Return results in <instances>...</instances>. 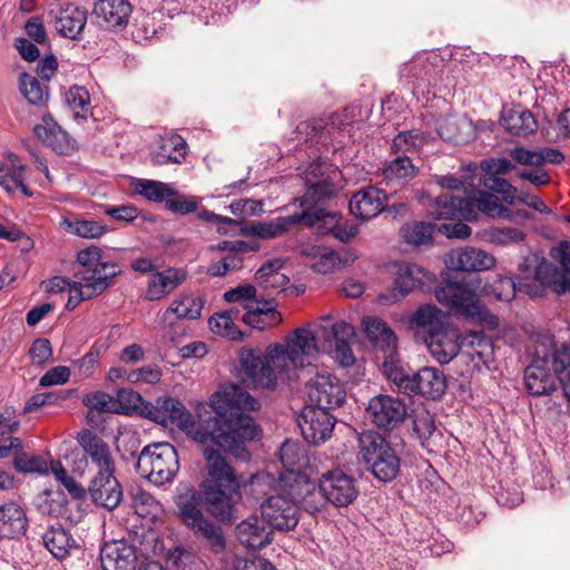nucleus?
<instances>
[{"label": "nucleus", "instance_id": "obj_1", "mask_svg": "<svg viewBox=\"0 0 570 570\" xmlns=\"http://www.w3.org/2000/svg\"><path fill=\"white\" fill-rule=\"evenodd\" d=\"M208 413L205 404L197 407L198 421L185 405L173 397H159L148 411V417L164 426L175 425L202 444H213L248 461L245 443L254 440L258 429L254 420L242 411H256L259 402L247 391L232 384L213 394Z\"/></svg>", "mask_w": 570, "mask_h": 570}, {"label": "nucleus", "instance_id": "obj_2", "mask_svg": "<svg viewBox=\"0 0 570 570\" xmlns=\"http://www.w3.org/2000/svg\"><path fill=\"white\" fill-rule=\"evenodd\" d=\"M320 352L316 335L308 327L294 330L285 344H276L264 355L261 351L243 350L239 363L243 382L255 389H274L277 377L291 370L312 365Z\"/></svg>", "mask_w": 570, "mask_h": 570}, {"label": "nucleus", "instance_id": "obj_3", "mask_svg": "<svg viewBox=\"0 0 570 570\" xmlns=\"http://www.w3.org/2000/svg\"><path fill=\"white\" fill-rule=\"evenodd\" d=\"M77 262L80 266L75 274L78 281L70 282L66 277L55 276L46 283L48 293L69 291L67 309H73L80 302L102 294L121 273L118 264L104 261L102 250L94 245L81 249L77 255Z\"/></svg>", "mask_w": 570, "mask_h": 570}, {"label": "nucleus", "instance_id": "obj_4", "mask_svg": "<svg viewBox=\"0 0 570 570\" xmlns=\"http://www.w3.org/2000/svg\"><path fill=\"white\" fill-rule=\"evenodd\" d=\"M204 456L208 471L202 489L207 510L220 522L232 523L237 519L240 482L218 450L208 446L204 450Z\"/></svg>", "mask_w": 570, "mask_h": 570}, {"label": "nucleus", "instance_id": "obj_5", "mask_svg": "<svg viewBox=\"0 0 570 570\" xmlns=\"http://www.w3.org/2000/svg\"><path fill=\"white\" fill-rule=\"evenodd\" d=\"M541 338L537 334V396H550L552 406L570 402V342L551 354L540 355ZM546 347V344L542 343Z\"/></svg>", "mask_w": 570, "mask_h": 570}, {"label": "nucleus", "instance_id": "obj_6", "mask_svg": "<svg viewBox=\"0 0 570 570\" xmlns=\"http://www.w3.org/2000/svg\"><path fill=\"white\" fill-rule=\"evenodd\" d=\"M478 212L491 218L510 216V210L502 206L499 199L484 191L472 193L466 198L448 191L438 196L428 208L429 216L436 220H474L478 218Z\"/></svg>", "mask_w": 570, "mask_h": 570}, {"label": "nucleus", "instance_id": "obj_7", "mask_svg": "<svg viewBox=\"0 0 570 570\" xmlns=\"http://www.w3.org/2000/svg\"><path fill=\"white\" fill-rule=\"evenodd\" d=\"M476 289L479 286L473 283L444 282L435 288V298L453 315L494 330L499 326V318L481 302L475 293Z\"/></svg>", "mask_w": 570, "mask_h": 570}, {"label": "nucleus", "instance_id": "obj_8", "mask_svg": "<svg viewBox=\"0 0 570 570\" xmlns=\"http://www.w3.org/2000/svg\"><path fill=\"white\" fill-rule=\"evenodd\" d=\"M360 458L380 481L390 482L400 473L401 460L391 443L379 432L364 431L358 436Z\"/></svg>", "mask_w": 570, "mask_h": 570}, {"label": "nucleus", "instance_id": "obj_9", "mask_svg": "<svg viewBox=\"0 0 570 570\" xmlns=\"http://www.w3.org/2000/svg\"><path fill=\"white\" fill-rule=\"evenodd\" d=\"M304 223L309 227L335 230V236L341 240H348L355 235L354 230L343 234L337 228V216L335 213H328L323 208H307L299 214L276 217L271 222L258 223L252 227L253 234L263 239H273L285 234L291 226Z\"/></svg>", "mask_w": 570, "mask_h": 570}, {"label": "nucleus", "instance_id": "obj_10", "mask_svg": "<svg viewBox=\"0 0 570 570\" xmlns=\"http://www.w3.org/2000/svg\"><path fill=\"white\" fill-rule=\"evenodd\" d=\"M137 472L156 485L171 482L179 470L176 449L168 442L146 445L138 455Z\"/></svg>", "mask_w": 570, "mask_h": 570}, {"label": "nucleus", "instance_id": "obj_11", "mask_svg": "<svg viewBox=\"0 0 570 570\" xmlns=\"http://www.w3.org/2000/svg\"><path fill=\"white\" fill-rule=\"evenodd\" d=\"M307 187L301 205L308 200L322 202L331 198L337 190V181L341 173L336 167L323 160L313 161L304 173Z\"/></svg>", "mask_w": 570, "mask_h": 570}, {"label": "nucleus", "instance_id": "obj_12", "mask_svg": "<svg viewBox=\"0 0 570 570\" xmlns=\"http://www.w3.org/2000/svg\"><path fill=\"white\" fill-rule=\"evenodd\" d=\"M309 405L321 410H334L345 401V391L340 380L328 372L316 373L305 386Z\"/></svg>", "mask_w": 570, "mask_h": 570}, {"label": "nucleus", "instance_id": "obj_13", "mask_svg": "<svg viewBox=\"0 0 570 570\" xmlns=\"http://www.w3.org/2000/svg\"><path fill=\"white\" fill-rule=\"evenodd\" d=\"M320 489L328 503L336 508L352 504L358 495L356 479L342 469H332L320 476Z\"/></svg>", "mask_w": 570, "mask_h": 570}, {"label": "nucleus", "instance_id": "obj_14", "mask_svg": "<svg viewBox=\"0 0 570 570\" xmlns=\"http://www.w3.org/2000/svg\"><path fill=\"white\" fill-rule=\"evenodd\" d=\"M366 413L379 429L392 431L399 428L407 415L406 404L399 397L379 394L370 399Z\"/></svg>", "mask_w": 570, "mask_h": 570}, {"label": "nucleus", "instance_id": "obj_15", "mask_svg": "<svg viewBox=\"0 0 570 570\" xmlns=\"http://www.w3.org/2000/svg\"><path fill=\"white\" fill-rule=\"evenodd\" d=\"M261 512L266 523L278 531H292L299 521V508L284 494L269 495L261 503Z\"/></svg>", "mask_w": 570, "mask_h": 570}, {"label": "nucleus", "instance_id": "obj_16", "mask_svg": "<svg viewBox=\"0 0 570 570\" xmlns=\"http://www.w3.org/2000/svg\"><path fill=\"white\" fill-rule=\"evenodd\" d=\"M480 166L484 171L483 177L480 178V184L491 191L490 194L497 199L494 193L501 195L502 200L513 204L518 198L515 196L517 189L507 179L500 177V175L507 174L513 168L511 161L507 158H490L482 160Z\"/></svg>", "mask_w": 570, "mask_h": 570}, {"label": "nucleus", "instance_id": "obj_17", "mask_svg": "<svg viewBox=\"0 0 570 570\" xmlns=\"http://www.w3.org/2000/svg\"><path fill=\"white\" fill-rule=\"evenodd\" d=\"M302 436L305 441L320 444L332 434L335 420L330 411L317 407H305L297 420Z\"/></svg>", "mask_w": 570, "mask_h": 570}, {"label": "nucleus", "instance_id": "obj_18", "mask_svg": "<svg viewBox=\"0 0 570 570\" xmlns=\"http://www.w3.org/2000/svg\"><path fill=\"white\" fill-rule=\"evenodd\" d=\"M435 281V275L420 265L402 262L397 264L394 288V291H397V294H393V297L397 301L412 291H429Z\"/></svg>", "mask_w": 570, "mask_h": 570}, {"label": "nucleus", "instance_id": "obj_19", "mask_svg": "<svg viewBox=\"0 0 570 570\" xmlns=\"http://www.w3.org/2000/svg\"><path fill=\"white\" fill-rule=\"evenodd\" d=\"M77 440L89 458L95 474L115 472V460L107 442L90 430H82Z\"/></svg>", "mask_w": 570, "mask_h": 570}, {"label": "nucleus", "instance_id": "obj_20", "mask_svg": "<svg viewBox=\"0 0 570 570\" xmlns=\"http://www.w3.org/2000/svg\"><path fill=\"white\" fill-rule=\"evenodd\" d=\"M445 265L453 271L481 272L492 268L495 265V258L485 250L463 247L452 249L445 257Z\"/></svg>", "mask_w": 570, "mask_h": 570}, {"label": "nucleus", "instance_id": "obj_21", "mask_svg": "<svg viewBox=\"0 0 570 570\" xmlns=\"http://www.w3.org/2000/svg\"><path fill=\"white\" fill-rule=\"evenodd\" d=\"M188 273L184 268L167 267L150 274L145 291V298L150 302L160 301L174 293L186 282Z\"/></svg>", "mask_w": 570, "mask_h": 570}, {"label": "nucleus", "instance_id": "obj_22", "mask_svg": "<svg viewBox=\"0 0 570 570\" xmlns=\"http://www.w3.org/2000/svg\"><path fill=\"white\" fill-rule=\"evenodd\" d=\"M446 386V379L442 371L425 366L412 374L407 395H422L426 399L439 400L445 393Z\"/></svg>", "mask_w": 570, "mask_h": 570}, {"label": "nucleus", "instance_id": "obj_23", "mask_svg": "<svg viewBox=\"0 0 570 570\" xmlns=\"http://www.w3.org/2000/svg\"><path fill=\"white\" fill-rule=\"evenodd\" d=\"M387 194L385 190L368 186L356 191L350 200L351 213L361 219L376 217L385 209Z\"/></svg>", "mask_w": 570, "mask_h": 570}, {"label": "nucleus", "instance_id": "obj_24", "mask_svg": "<svg viewBox=\"0 0 570 570\" xmlns=\"http://www.w3.org/2000/svg\"><path fill=\"white\" fill-rule=\"evenodd\" d=\"M560 99L552 79L542 80L537 77V130L543 125H552L557 121Z\"/></svg>", "mask_w": 570, "mask_h": 570}, {"label": "nucleus", "instance_id": "obj_25", "mask_svg": "<svg viewBox=\"0 0 570 570\" xmlns=\"http://www.w3.org/2000/svg\"><path fill=\"white\" fill-rule=\"evenodd\" d=\"M100 562L102 570H135L136 548L124 540L106 542L100 551Z\"/></svg>", "mask_w": 570, "mask_h": 570}, {"label": "nucleus", "instance_id": "obj_26", "mask_svg": "<svg viewBox=\"0 0 570 570\" xmlns=\"http://www.w3.org/2000/svg\"><path fill=\"white\" fill-rule=\"evenodd\" d=\"M88 491L95 503L108 510L118 507L122 498V488L115 472L94 474Z\"/></svg>", "mask_w": 570, "mask_h": 570}, {"label": "nucleus", "instance_id": "obj_27", "mask_svg": "<svg viewBox=\"0 0 570 570\" xmlns=\"http://www.w3.org/2000/svg\"><path fill=\"white\" fill-rule=\"evenodd\" d=\"M237 540L248 549H262L273 540V531L266 525L264 518L250 515L237 524Z\"/></svg>", "mask_w": 570, "mask_h": 570}, {"label": "nucleus", "instance_id": "obj_28", "mask_svg": "<svg viewBox=\"0 0 570 570\" xmlns=\"http://www.w3.org/2000/svg\"><path fill=\"white\" fill-rule=\"evenodd\" d=\"M88 19V11L68 2L61 7L55 17V28L59 35L69 39H80Z\"/></svg>", "mask_w": 570, "mask_h": 570}, {"label": "nucleus", "instance_id": "obj_29", "mask_svg": "<svg viewBox=\"0 0 570 570\" xmlns=\"http://www.w3.org/2000/svg\"><path fill=\"white\" fill-rule=\"evenodd\" d=\"M276 306L274 298H262L254 306L246 305L242 321L252 328L265 331L277 325L282 320Z\"/></svg>", "mask_w": 570, "mask_h": 570}, {"label": "nucleus", "instance_id": "obj_30", "mask_svg": "<svg viewBox=\"0 0 570 570\" xmlns=\"http://www.w3.org/2000/svg\"><path fill=\"white\" fill-rule=\"evenodd\" d=\"M131 6L127 0H98L94 14L99 26L116 28L128 22Z\"/></svg>", "mask_w": 570, "mask_h": 570}, {"label": "nucleus", "instance_id": "obj_31", "mask_svg": "<svg viewBox=\"0 0 570 570\" xmlns=\"http://www.w3.org/2000/svg\"><path fill=\"white\" fill-rule=\"evenodd\" d=\"M187 155V144L179 135H170L160 139L158 148L150 154L153 165L180 164Z\"/></svg>", "mask_w": 570, "mask_h": 570}, {"label": "nucleus", "instance_id": "obj_32", "mask_svg": "<svg viewBox=\"0 0 570 570\" xmlns=\"http://www.w3.org/2000/svg\"><path fill=\"white\" fill-rule=\"evenodd\" d=\"M28 520L24 511L17 503L0 507V538L14 539L26 532Z\"/></svg>", "mask_w": 570, "mask_h": 570}, {"label": "nucleus", "instance_id": "obj_33", "mask_svg": "<svg viewBox=\"0 0 570 570\" xmlns=\"http://www.w3.org/2000/svg\"><path fill=\"white\" fill-rule=\"evenodd\" d=\"M203 301L200 297L184 295L174 299L163 313L161 322L174 325L175 320H196L200 316Z\"/></svg>", "mask_w": 570, "mask_h": 570}, {"label": "nucleus", "instance_id": "obj_34", "mask_svg": "<svg viewBox=\"0 0 570 570\" xmlns=\"http://www.w3.org/2000/svg\"><path fill=\"white\" fill-rule=\"evenodd\" d=\"M364 331L374 346L384 354L396 350V336L385 322L367 316L363 320Z\"/></svg>", "mask_w": 570, "mask_h": 570}, {"label": "nucleus", "instance_id": "obj_35", "mask_svg": "<svg viewBox=\"0 0 570 570\" xmlns=\"http://www.w3.org/2000/svg\"><path fill=\"white\" fill-rule=\"evenodd\" d=\"M283 262L273 259L264 263L255 273L257 288L271 292H282L289 283V278L281 273Z\"/></svg>", "mask_w": 570, "mask_h": 570}, {"label": "nucleus", "instance_id": "obj_36", "mask_svg": "<svg viewBox=\"0 0 570 570\" xmlns=\"http://www.w3.org/2000/svg\"><path fill=\"white\" fill-rule=\"evenodd\" d=\"M438 134L443 140L464 144L473 135L472 122L464 117L448 116L439 122Z\"/></svg>", "mask_w": 570, "mask_h": 570}, {"label": "nucleus", "instance_id": "obj_37", "mask_svg": "<svg viewBox=\"0 0 570 570\" xmlns=\"http://www.w3.org/2000/svg\"><path fill=\"white\" fill-rule=\"evenodd\" d=\"M531 264L530 259L525 258L524 262L520 265V275L517 281L511 278H499L494 284V291L500 289V292L494 293L497 299L503 301L510 298V293L523 292L530 296L533 295V287L528 281L531 279Z\"/></svg>", "mask_w": 570, "mask_h": 570}, {"label": "nucleus", "instance_id": "obj_38", "mask_svg": "<svg viewBox=\"0 0 570 570\" xmlns=\"http://www.w3.org/2000/svg\"><path fill=\"white\" fill-rule=\"evenodd\" d=\"M42 543L57 559L66 558L76 548V540L61 525H51L42 534Z\"/></svg>", "mask_w": 570, "mask_h": 570}, {"label": "nucleus", "instance_id": "obj_39", "mask_svg": "<svg viewBox=\"0 0 570 570\" xmlns=\"http://www.w3.org/2000/svg\"><path fill=\"white\" fill-rule=\"evenodd\" d=\"M312 481L306 474L297 471H285L278 476L279 494H284L288 501H293L297 507L304 494L312 489Z\"/></svg>", "mask_w": 570, "mask_h": 570}, {"label": "nucleus", "instance_id": "obj_40", "mask_svg": "<svg viewBox=\"0 0 570 570\" xmlns=\"http://www.w3.org/2000/svg\"><path fill=\"white\" fill-rule=\"evenodd\" d=\"M33 131L39 139L58 154H65L68 150L69 139L67 132L50 116H45L42 124L36 125Z\"/></svg>", "mask_w": 570, "mask_h": 570}, {"label": "nucleus", "instance_id": "obj_41", "mask_svg": "<svg viewBox=\"0 0 570 570\" xmlns=\"http://www.w3.org/2000/svg\"><path fill=\"white\" fill-rule=\"evenodd\" d=\"M424 342L431 355L440 364L450 363L459 352V345L444 330L431 336H424Z\"/></svg>", "mask_w": 570, "mask_h": 570}, {"label": "nucleus", "instance_id": "obj_42", "mask_svg": "<svg viewBox=\"0 0 570 570\" xmlns=\"http://www.w3.org/2000/svg\"><path fill=\"white\" fill-rule=\"evenodd\" d=\"M383 373L386 379L395 384L399 392L407 395L412 382V374H410L403 366L396 350L384 354L382 363Z\"/></svg>", "mask_w": 570, "mask_h": 570}, {"label": "nucleus", "instance_id": "obj_43", "mask_svg": "<svg viewBox=\"0 0 570 570\" xmlns=\"http://www.w3.org/2000/svg\"><path fill=\"white\" fill-rule=\"evenodd\" d=\"M412 328L417 333L422 332L424 336H431L443 330L440 320V311L433 305H422L416 309L410 320Z\"/></svg>", "mask_w": 570, "mask_h": 570}, {"label": "nucleus", "instance_id": "obj_44", "mask_svg": "<svg viewBox=\"0 0 570 570\" xmlns=\"http://www.w3.org/2000/svg\"><path fill=\"white\" fill-rule=\"evenodd\" d=\"M193 532L204 541V544L215 553L223 552L225 549V538L219 525L215 524L205 517L189 527Z\"/></svg>", "mask_w": 570, "mask_h": 570}, {"label": "nucleus", "instance_id": "obj_45", "mask_svg": "<svg viewBox=\"0 0 570 570\" xmlns=\"http://www.w3.org/2000/svg\"><path fill=\"white\" fill-rule=\"evenodd\" d=\"M507 131L515 136H528L533 132L534 117L529 110H504L500 120Z\"/></svg>", "mask_w": 570, "mask_h": 570}, {"label": "nucleus", "instance_id": "obj_46", "mask_svg": "<svg viewBox=\"0 0 570 570\" xmlns=\"http://www.w3.org/2000/svg\"><path fill=\"white\" fill-rule=\"evenodd\" d=\"M278 458L285 471H297L308 464V458L305 448L298 442L286 440L278 451Z\"/></svg>", "mask_w": 570, "mask_h": 570}, {"label": "nucleus", "instance_id": "obj_47", "mask_svg": "<svg viewBox=\"0 0 570 570\" xmlns=\"http://www.w3.org/2000/svg\"><path fill=\"white\" fill-rule=\"evenodd\" d=\"M416 175V168L407 156H397L382 170L383 179L389 183H403Z\"/></svg>", "mask_w": 570, "mask_h": 570}, {"label": "nucleus", "instance_id": "obj_48", "mask_svg": "<svg viewBox=\"0 0 570 570\" xmlns=\"http://www.w3.org/2000/svg\"><path fill=\"white\" fill-rule=\"evenodd\" d=\"M178 515L187 528L194 525L204 518L199 509V501L194 491L181 493L176 499Z\"/></svg>", "mask_w": 570, "mask_h": 570}, {"label": "nucleus", "instance_id": "obj_49", "mask_svg": "<svg viewBox=\"0 0 570 570\" xmlns=\"http://www.w3.org/2000/svg\"><path fill=\"white\" fill-rule=\"evenodd\" d=\"M312 254L316 261L312 264L313 271L320 274H328L336 269H341L348 263V258L342 256L335 250L326 248H313Z\"/></svg>", "mask_w": 570, "mask_h": 570}, {"label": "nucleus", "instance_id": "obj_50", "mask_svg": "<svg viewBox=\"0 0 570 570\" xmlns=\"http://www.w3.org/2000/svg\"><path fill=\"white\" fill-rule=\"evenodd\" d=\"M66 230L81 238H98L108 232L107 225L95 219H63Z\"/></svg>", "mask_w": 570, "mask_h": 570}, {"label": "nucleus", "instance_id": "obj_51", "mask_svg": "<svg viewBox=\"0 0 570 570\" xmlns=\"http://www.w3.org/2000/svg\"><path fill=\"white\" fill-rule=\"evenodd\" d=\"M134 187L138 195L154 203H166L168 196L173 195V187L159 180L137 179Z\"/></svg>", "mask_w": 570, "mask_h": 570}, {"label": "nucleus", "instance_id": "obj_52", "mask_svg": "<svg viewBox=\"0 0 570 570\" xmlns=\"http://www.w3.org/2000/svg\"><path fill=\"white\" fill-rule=\"evenodd\" d=\"M20 90L31 105H43L49 98L48 86L26 72L20 76Z\"/></svg>", "mask_w": 570, "mask_h": 570}, {"label": "nucleus", "instance_id": "obj_53", "mask_svg": "<svg viewBox=\"0 0 570 570\" xmlns=\"http://www.w3.org/2000/svg\"><path fill=\"white\" fill-rule=\"evenodd\" d=\"M210 331L214 334L227 337L230 341H243L245 335L237 328L236 324L227 313H216L208 321Z\"/></svg>", "mask_w": 570, "mask_h": 570}, {"label": "nucleus", "instance_id": "obj_54", "mask_svg": "<svg viewBox=\"0 0 570 570\" xmlns=\"http://www.w3.org/2000/svg\"><path fill=\"white\" fill-rule=\"evenodd\" d=\"M265 298L264 294L258 293L254 285H239L224 293V299L228 303H242L246 311V305L254 306L259 299Z\"/></svg>", "mask_w": 570, "mask_h": 570}, {"label": "nucleus", "instance_id": "obj_55", "mask_svg": "<svg viewBox=\"0 0 570 570\" xmlns=\"http://www.w3.org/2000/svg\"><path fill=\"white\" fill-rule=\"evenodd\" d=\"M66 104L73 111L76 118H86L89 111V92L80 86H72L65 95Z\"/></svg>", "mask_w": 570, "mask_h": 570}, {"label": "nucleus", "instance_id": "obj_56", "mask_svg": "<svg viewBox=\"0 0 570 570\" xmlns=\"http://www.w3.org/2000/svg\"><path fill=\"white\" fill-rule=\"evenodd\" d=\"M132 508L141 518H156L161 512L159 502L147 491L138 489L132 495Z\"/></svg>", "mask_w": 570, "mask_h": 570}, {"label": "nucleus", "instance_id": "obj_57", "mask_svg": "<svg viewBox=\"0 0 570 570\" xmlns=\"http://www.w3.org/2000/svg\"><path fill=\"white\" fill-rule=\"evenodd\" d=\"M433 226L430 223L413 222L402 228V237L407 244L422 245L432 240Z\"/></svg>", "mask_w": 570, "mask_h": 570}, {"label": "nucleus", "instance_id": "obj_58", "mask_svg": "<svg viewBox=\"0 0 570 570\" xmlns=\"http://www.w3.org/2000/svg\"><path fill=\"white\" fill-rule=\"evenodd\" d=\"M276 490L279 491L278 479L269 472L257 473L249 480V491L256 500H261Z\"/></svg>", "mask_w": 570, "mask_h": 570}, {"label": "nucleus", "instance_id": "obj_59", "mask_svg": "<svg viewBox=\"0 0 570 570\" xmlns=\"http://www.w3.org/2000/svg\"><path fill=\"white\" fill-rule=\"evenodd\" d=\"M4 184L0 185L7 193L13 191V185L26 179V167L20 159L12 154L8 155V163L3 164Z\"/></svg>", "mask_w": 570, "mask_h": 570}, {"label": "nucleus", "instance_id": "obj_60", "mask_svg": "<svg viewBox=\"0 0 570 570\" xmlns=\"http://www.w3.org/2000/svg\"><path fill=\"white\" fill-rule=\"evenodd\" d=\"M541 136L548 141H557L561 136L570 138V108L560 112L554 124L543 125Z\"/></svg>", "mask_w": 570, "mask_h": 570}, {"label": "nucleus", "instance_id": "obj_61", "mask_svg": "<svg viewBox=\"0 0 570 570\" xmlns=\"http://www.w3.org/2000/svg\"><path fill=\"white\" fill-rule=\"evenodd\" d=\"M243 266V256L238 253L226 254L219 261L212 263L207 267V274L212 277H220L230 271H236Z\"/></svg>", "mask_w": 570, "mask_h": 570}, {"label": "nucleus", "instance_id": "obj_62", "mask_svg": "<svg viewBox=\"0 0 570 570\" xmlns=\"http://www.w3.org/2000/svg\"><path fill=\"white\" fill-rule=\"evenodd\" d=\"M163 376V371L157 365H145L129 371L127 382L131 384H157Z\"/></svg>", "mask_w": 570, "mask_h": 570}, {"label": "nucleus", "instance_id": "obj_63", "mask_svg": "<svg viewBox=\"0 0 570 570\" xmlns=\"http://www.w3.org/2000/svg\"><path fill=\"white\" fill-rule=\"evenodd\" d=\"M138 549L145 557L163 556L166 552L164 541L156 531L150 529L141 534Z\"/></svg>", "mask_w": 570, "mask_h": 570}, {"label": "nucleus", "instance_id": "obj_64", "mask_svg": "<svg viewBox=\"0 0 570 570\" xmlns=\"http://www.w3.org/2000/svg\"><path fill=\"white\" fill-rule=\"evenodd\" d=\"M166 208L178 215H187L197 209V202L194 197L179 194L173 188V195L168 196Z\"/></svg>", "mask_w": 570, "mask_h": 570}]
</instances>
